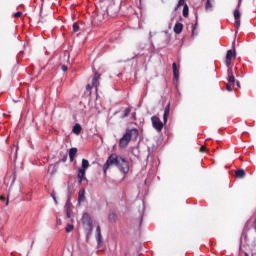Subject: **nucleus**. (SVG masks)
I'll return each instance as SVG.
<instances>
[{
	"label": "nucleus",
	"instance_id": "nucleus-1",
	"mask_svg": "<svg viewBox=\"0 0 256 256\" xmlns=\"http://www.w3.org/2000/svg\"><path fill=\"white\" fill-rule=\"evenodd\" d=\"M113 165L118 167V169H120L122 173H129V162L125 160V158L117 154H111L103 166V171L105 175H107V170L110 167H113Z\"/></svg>",
	"mask_w": 256,
	"mask_h": 256
},
{
	"label": "nucleus",
	"instance_id": "nucleus-2",
	"mask_svg": "<svg viewBox=\"0 0 256 256\" xmlns=\"http://www.w3.org/2000/svg\"><path fill=\"white\" fill-rule=\"evenodd\" d=\"M137 139L139 137V130L137 128L127 129L125 134L119 140L120 149H125L129 143H131V138Z\"/></svg>",
	"mask_w": 256,
	"mask_h": 256
},
{
	"label": "nucleus",
	"instance_id": "nucleus-3",
	"mask_svg": "<svg viewBox=\"0 0 256 256\" xmlns=\"http://www.w3.org/2000/svg\"><path fill=\"white\" fill-rule=\"evenodd\" d=\"M82 224L86 231L87 237L93 233V220H91V216L89 213H84L82 216Z\"/></svg>",
	"mask_w": 256,
	"mask_h": 256
},
{
	"label": "nucleus",
	"instance_id": "nucleus-4",
	"mask_svg": "<svg viewBox=\"0 0 256 256\" xmlns=\"http://www.w3.org/2000/svg\"><path fill=\"white\" fill-rule=\"evenodd\" d=\"M151 121L152 127H154L156 131H158V133H161V131H163V122L161 121V119H159V117L157 116H152Z\"/></svg>",
	"mask_w": 256,
	"mask_h": 256
},
{
	"label": "nucleus",
	"instance_id": "nucleus-5",
	"mask_svg": "<svg viewBox=\"0 0 256 256\" xmlns=\"http://www.w3.org/2000/svg\"><path fill=\"white\" fill-rule=\"evenodd\" d=\"M235 57H237V55L235 54V50H228L227 54H226V61L225 64L227 67H229L231 65V61L233 59H235Z\"/></svg>",
	"mask_w": 256,
	"mask_h": 256
},
{
	"label": "nucleus",
	"instance_id": "nucleus-6",
	"mask_svg": "<svg viewBox=\"0 0 256 256\" xmlns=\"http://www.w3.org/2000/svg\"><path fill=\"white\" fill-rule=\"evenodd\" d=\"M96 233V241L98 243V247H103V236L101 235V226H97Z\"/></svg>",
	"mask_w": 256,
	"mask_h": 256
},
{
	"label": "nucleus",
	"instance_id": "nucleus-7",
	"mask_svg": "<svg viewBox=\"0 0 256 256\" xmlns=\"http://www.w3.org/2000/svg\"><path fill=\"white\" fill-rule=\"evenodd\" d=\"M85 173H86V170H84L83 168H80V169L78 170L77 177H78V183H79V185H81V184L83 183V181H84L85 179H87V178L85 177Z\"/></svg>",
	"mask_w": 256,
	"mask_h": 256
},
{
	"label": "nucleus",
	"instance_id": "nucleus-8",
	"mask_svg": "<svg viewBox=\"0 0 256 256\" xmlns=\"http://www.w3.org/2000/svg\"><path fill=\"white\" fill-rule=\"evenodd\" d=\"M170 112H171V103H168L164 109V115H163L164 124L167 123V120L169 119Z\"/></svg>",
	"mask_w": 256,
	"mask_h": 256
},
{
	"label": "nucleus",
	"instance_id": "nucleus-9",
	"mask_svg": "<svg viewBox=\"0 0 256 256\" xmlns=\"http://www.w3.org/2000/svg\"><path fill=\"white\" fill-rule=\"evenodd\" d=\"M99 79H101V74L96 72L92 79V87H95L96 91L99 87Z\"/></svg>",
	"mask_w": 256,
	"mask_h": 256
},
{
	"label": "nucleus",
	"instance_id": "nucleus-10",
	"mask_svg": "<svg viewBox=\"0 0 256 256\" xmlns=\"http://www.w3.org/2000/svg\"><path fill=\"white\" fill-rule=\"evenodd\" d=\"M182 32H183V24L180 22H177L174 26V33H176V35H181Z\"/></svg>",
	"mask_w": 256,
	"mask_h": 256
},
{
	"label": "nucleus",
	"instance_id": "nucleus-11",
	"mask_svg": "<svg viewBox=\"0 0 256 256\" xmlns=\"http://www.w3.org/2000/svg\"><path fill=\"white\" fill-rule=\"evenodd\" d=\"M83 130V128L81 127V124L79 123H76L72 129V132L75 134V135H81V131Z\"/></svg>",
	"mask_w": 256,
	"mask_h": 256
},
{
	"label": "nucleus",
	"instance_id": "nucleus-12",
	"mask_svg": "<svg viewBox=\"0 0 256 256\" xmlns=\"http://www.w3.org/2000/svg\"><path fill=\"white\" fill-rule=\"evenodd\" d=\"M228 82L231 85H235V76H233V70L232 69H228Z\"/></svg>",
	"mask_w": 256,
	"mask_h": 256
},
{
	"label": "nucleus",
	"instance_id": "nucleus-13",
	"mask_svg": "<svg viewBox=\"0 0 256 256\" xmlns=\"http://www.w3.org/2000/svg\"><path fill=\"white\" fill-rule=\"evenodd\" d=\"M172 69H173V76H174V79H179V69L177 68V63H173L172 64Z\"/></svg>",
	"mask_w": 256,
	"mask_h": 256
},
{
	"label": "nucleus",
	"instance_id": "nucleus-14",
	"mask_svg": "<svg viewBox=\"0 0 256 256\" xmlns=\"http://www.w3.org/2000/svg\"><path fill=\"white\" fill-rule=\"evenodd\" d=\"M85 202V189H82L78 193V203Z\"/></svg>",
	"mask_w": 256,
	"mask_h": 256
},
{
	"label": "nucleus",
	"instance_id": "nucleus-15",
	"mask_svg": "<svg viewBox=\"0 0 256 256\" xmlns=\"http://www.w3.org/2000/svg\"><path fill=\"white\" fill-rule=\"evenodd\" d=\"M65 209L67 219H71V203L69 201L66 202Z\"/></svg>",
	"mask_w": 256,
	"mask_h": 256
},
{
	"label": "nucleus",
	"instance_id": "nucleus-16",
	"mask_svg": "<svg viewBox=\"0 0 256 256\" xmlns=\"http://www.w3.org/2000/svg\"><path fill=\"white\" fill-rule=\"evenodd\" d=\"M75 155H77V148H71L69 150V159H70V161L75 160Z\"/></svg>",
	"mask_w": 256,
	"mask_h": 256
},
{
	"label": "nucleus",
	"instance_id": "nucleus-17",
	"mask_svg": "<svg viewBox=\"0 0 256 256\" xmlns=\"http://www.w3.org/2000/svg\"><path fill=\"white\" fill-rule=\"evenodd\" d=\"M245 175H246V173H245V170H244V169H238V170H236V177H237L238 179H243V178H245Z\"/></svg>",
	"mask_w": 256,
	"mask_h": 256
},
{
	"label": "nucleus",
	"instance_id": "nucleus-18",
	"mask_svg": "<svg viewBox=\"0 0 256 256\" xmlns=\"http://www.w3.org/2000/svg\"><path fill=\"white\" fill-rule=\"evenodd\" d=\"M89 167H90L89 160L82 159V166L80 169H84L85 171H87V169H89Z\"/></svg>",
	"mask_w": 256,
	"mask_h": 256
},
{
	"label": "nucleus",
	"instance_id": "nucleus-19",
	"mask_svg": "<svg viewBox=\"0 0 256 256\" xmlns=\"http://www.w3.org/2000/svg\"><path fill=\"white\" fill-rule=\"evenodd\" d=\"M108 220L110 221V223H117V214L115 213L109 214Z\"/></svg>",
	"mask_w": 256,
	"mask_h": 256
},
{
	"label": "nucleus",
	"instance_id": "nucleus-20",
	"mask_svg": "<svg viewBox=\"0 0 256 256\" xmlns=\"http://www.w3.org/2000/svg\"><path fill=\"white\" fill-rule=\"evenodd\" d=\"M183 17H189V6L187 4L183 7Z\"/></svg>",
	"mask_w": 256,
	"mask_h": 256
},
{
	"label": "nucleus",
	"instance_id": "nucleus-21",
	"mask_svg": "<svg viewBox=\"0 0 256 256\" xmlns=\"http://www.w3.org/2000/svg\"><path fill=\"white\" fill-rule=\"evenodd\" d=\"M234 19H241V12H239V6L234 11Z\"/></svg>",
	"mask_w": 256,
	"mask_h": 256
},
{
	"label": "nucleus",
	"instance_id": "nucleus-22",
	"mask_svg": "<svg viewBox=\"0 0 256 256\" xmlns=\"http://www.w3.org/2000/svg\"><path fill=\"white\" fill-rule=\"evenodd\" d=\"M130 113H131V108H126L124 110V114L122 115V119H125V117H129Z\"/></svg>",
	"mask_w": 256,
	"mask_h": 256
},
{
	"label": "nucleus",
	"instance_id": "nucleus-23",
	"mask_svg": "<svg viewBox=\"0 0 256 256\" xmlns=\"http://www.w3.org/2000/svg\"><path fill=\"white\" fill-rule=\"evenodd\" d=\"M234 27H236V29H239V27H241V18L235 19Z\"/></svg>",
	"mask_w": 256,
	"mask_h": 256
},
{
	"label": "nucleus",
	"instance_id": "nucleus-24",
	"mask_svg": "<svg viewBox=\"0 0 256 256\" xmlns=\"http://www.w3.org/2000/svg\"><path fill=\"white\" fill-rule=\"evenodd\" d=\"M74 229V226L73 224H67L65 230H66V233H71V231H73Z\"/></svg>",
	"mask_w": 256,
	"mask_h": 256
},
{
	"label": "nucleus",
	"instance_id": "nucleus-25",
	"mask_svg": "<svg viewBox=\"0 0 256 256\" xmlns=\"http://www.w3.org/2000/svg\"><path fill=\"white\" fill-rule=\"evenodd\" d=\"M182 5H185V0H179L177 6L175 7V11L179 9V7H182Z\"/></svg>",
	"mask_w": 256,
	"mask_h": 256
},
{
	"label": "nucleus",
	"instance_id": "nucleus-26",
	"mask_svg": "<svg viewBox=\"0 0 256 256\" xmlns=\"http://www.w3.org/2000/svg\"><path fill=\"white\" fill-rule=\"evenodd\" d=\"M234 88H235V85H234V84H230V83L226 84V89H227L228 91H233Z\"/></svg>",
	"mask_w": 256,
	"mask_h": 256
},
{
	"label": "nucleus",
	"instance_id": "nucleus-27",
	"mask_svg": "<svg viewBox=\"0 0 256 256\" xmlns=\"http://www.w3.org/2000/svg\"><path fill=\"white\" fill-rule=\"evenodd\" d=\"M23 16V12H16L13 14L14 19H19V17Z\"/></svg>",
	"mask_w": 256,
	"mask_h": 256
},
{
	"label": "nucleus",
	"instance_id": "nucleus-28",
	"mask_svg": "<svg viewBox=\"0 0 256 256\" xmlns=\"http://www.w3.org/2000/svg\"><path fill=\"white\" fill-rule=\"evenodd\" d=\"M77 31H79V24L74 23V24H73V32H74V33H77Z\"/></svg>",
	"mask_w": 256,
	"mask_h": 256
},
{
	"label": "nucleus",
	"instance_id": "nucleus-29",
	"mask_svg": "<svg viewBox=\"0 0 256 256\" xmlns=\"http://www.w3.org/2000/svg\"><path fill=\"white\" fill-rule=\"evenodd\" d=\"M211 7H213V5L211 4V0H207L206 9L209 10V9H211Z\"/></svg>",
	"mask_w": 256,
	"mask_h": 256
},
{
	"label": "nucleus",
	"instance_id": "nucleus-30",
	"mask_svg": "<svg viewBox=\"0 0 256 256\" xmlns=\"http://www.w3.org/2000/svg\"><path fill=\"white\" fill-rule=\"evenodd\" d=\"M199 151L200 153H205V151H207V148L205 146H201Z\"/></svg>",
	"mask_w": 256,
	"mask_h": 256
},
{
	"label": "nucleus",
	"instance_id": "nucleus-31",
	"mask_svg": "<svg viewBox=\"0 0 256 256\" xmlns=\"http://www.w3.org/2000/svg\"><path fill=\"white\" fill-rule=\"evenodd\" d=\"M93 85H91V84H88L87 86H86V90L87 91H91V89H93Z\"/></svg>",
	"mask_w": 256,
	"mask_h": 256
},
{
	"label": "nucleus",
	"instance_id": "nucleus-32",
	"mask_svg": "<svg viewBox=\"0 0 256 256\" xmlns=\"http://www.w3.org/2000/svg\"><path fill=\"white\" fill-rule=\"evenodd\" d=\"M51 196H52V199H54L55 203H57V197H55V192H53V193L51 194Z\"/></svg>",
	"mask_w": 256,
	"mask_h": 256
},
{
	"label": "nucleus",
	"instance_id": "nucleus-33",
	"mask_svg": "<svg viewBox=\"0 0 256 256\" xmlns=\"http://www.w3.org/2000/svg\"><path fill=\"white\" fill-rule=\"evenodd\" d=\"M61 69H62V71H67V66L66 65H62V67H61Z\"/></svg>",
	"mask_w": 256,
	"mask_h": 256
},
{
	"label": "nucleus",
	"instance_id": "nucleus-34",
	"mask_svg": "<svg viewBox=\"0 0 256 256\" xmlns=\"http://www.w3.org/2000/svg\"><path fill=\"white\" fill-rule=\"evenodd\" d=\"M237 87H241V83L239 81H236Z\"/></svg>",
	"mask_w": 256,
	"mask_h": 256
},
{
	"label": "nucleus",
	"instance_id": "nucleus-35",
	"mask_svg": "<svg viewBox=\"0 0 256 256\" xmlns=\"http://www.w3.org/2000/svg\"><path fill=\"white\" fill-rule=\"evenodd\" d=\"M0 201H5V196H0Z\"/></svg>",
	"mask_w": 256,
	"mask_h": 256
},
{
	"label": "nucleus",
	"instance_id": "nucleus-36",
	"mask_svg": "<svg viewBox=\"0 0 256 256\" xmlns=\"http://www.w3.org/2000/svg\"><path fill=\"white\" fill-rule=\"evenodd\" d=\"M242 1H243V0H239V1H238V7H241Z\"/></svg>",
	"mask_w": 256,
	"mask_h": 256
},
{
	"label": "nucleus",
	"instance_id": "nucleus-37",
	"mask_svg": "<svg viewBox=\"0 0 256 256\" xmlns=\"http://www.w3.org/2000/svg\"><path fill=\"white\" fill-rule=\"evenodd\" d=\"M7 205H9V199H7V201H6V206H7Z\"/></svg>",
	"mask_w": 256,
	"mask_h": 256
},
{
	"label": "nucleus",
	"instance_id": "nucleus-38",
	"mask_svg": "<svg viewBox=\"0 0 256 256\" xmlns=\"http://www.w3.org/2000/svg\"><path fill=\"white\" fill-rule=\"evenodd\" d=\"M245 256H249V254L246 252V253H245Z\"/></svg>",
	"mask_w": 256,
	"mask_h": 256
}]
</instances>
